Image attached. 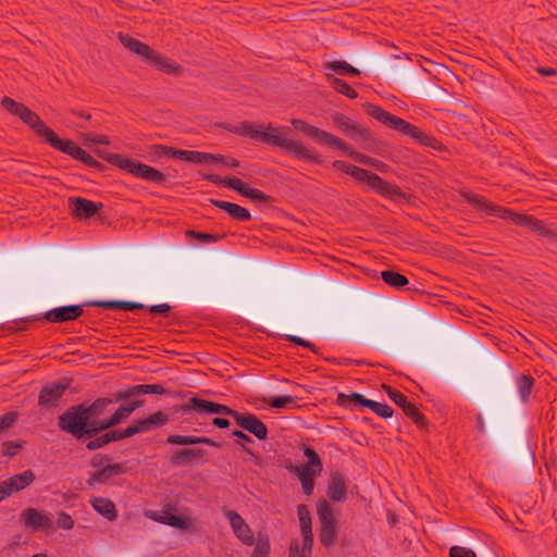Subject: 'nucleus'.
Returning <instances> with one entry per match:
<instances>
[{"label":"nucleus","mask_w":557,"mask_h":557,"mask_svg":"<svg viewBox=\"0 0 557 557\" xmlns=\"http://www.w3.org/2000/svg\"><path fill=\"white\" fill-rule=\"evenodd\" d=\"M146 394L164 395L168 391L161 384L133 385L116 392L113 397H100L89 405L78 404L69 407L58 417V426L75 440L84 442L109 430L108 413L114 403Z\"/></svg>","instance_id":"f257e3e1"},{"label":"nucleus","mask_w":557,"mask_h":557,"mask_svg":"<svg viewBox=\"0 0 557 557\" xmlns=\"http://www.w3.org/2000/svg\"><path fill=\"white\" fill-rule=\"evenodd\" d=\"M252 139L284 149L297 160L322 163V157L313 149L288 137L283 127L269 123L267 126L253 125Z\"/></svg>","instance_id":"f03ea898"},{"label":"nucleus","mask_w":557,"mask_h":557,"mask_svg":"<svg viewBox=\"0 0 557 557\" xmlns=\"http://www.w3.org/2000/svg\"><path fill=\"white\" fill-rule=\"evenodd\" d=\"M363 109L368 115L375 119L385 126L395 129L403 135L409 136L424 146H429L434 149L441 148L440 141L434 137L423 133L419 127L410 124L409 122L391 114L383 108L373 103H366Z\"/></svg>","instance_id":"7ed1b4c3"},{"label":"nucleus","mask_w":557,"mask_h":557,"mask_svg":"<svg viewBox=\"0 0 557 557\" xmlns=\"http://www.w3.org/2000/svg\"><path fill=\"white\" fill-rule=\"evenodd\" d=\"M317 512L320 522L319 540L322 546L329 548L337 540V522L333 508L325 499H321L317 504Z\"/></svg>","instance_id":"20e7f679"},{"label":"nucleus","mask_w":557,"mask_h":557,"mask_svg":"<svg viewBox=\"0 0 557 557\" xmlns=\"http://www.w3.org/2000/svg\"><path fill=\"white\" fill-rule=\"evenodd\" d=\"M336 404L343 408L354 410L358 407H367L371 409L379 417L384 419L391 418L394 413V409L387 404L377 403L366 398L363 395L352 392L349 395L338 394Z\"/></svg>","instance_id":"39448f33"},{"label":"nucleus","mask_w":557,"mask_h":557,"mask_svg":"<svg viewBox=\"0 0 557 557\" xmlns=\"http://www.w3.org/2000/svg\"><path fill=\"white\" fill-rule=\"evenodd\" d=\"M331 120L336 128L344 133L347 137L354 140H361L362 148L369 149V141H372L371 132L368 127H362L350 117L341 112H333Z\"/></svg>","instance_id":"423d86ee"},{"label":"nucleus","mask_w":557,"mask_h":557,"mask_svg":"<svg viewBox=\"0 0 557 557\" xmlns=\"http://www.w3.org/2000/svg\"><path fill=\"white\" fill-rule=\"evenodd\" d=\"M178 411L183 414L190 411H195L197 413L223 414L231 417L234 420L238 413L237 410H234L226 405L213 403L198 397H191L186 404H183L180 407Z\"/></svg>","instance_id":"0eeeda50"},{"label":"nucleus","mask_w":557,"mask_h":557,"mask_svg":"<svg viewBox=\"0 0 557 557\" xmlns=\"http://www.w3.org/2000/svg\"><path fill=\"white\" fill-rule=\"evenodd\" d=\"M292 124L295 129L300 131L307 137L314 140L319 145L329 146V147L344 146V140L341 139L339 137H337L326 131L320 129L313 125H310L309 123H307L304 120L294 119L292 121Z\"/></svg>","instance_id":"6e6552de"},{"label":"nucleus","mask_w":557,"mask_h":557,"mask_svg":"<svg viewBox=\"0 0 557 557\" xmlns=\"http://www.w3.org/2000/svg\"><path fill=\"white\" fill-rule=\"evenodd\" d=\"M177 508L173 504H166L160 510H147L145 516L156 522L186 530L189 528V520L186 517L177 516Z\"/></svg>","instance_id":"1a4fd4ad"},{"label":"nucleus","mask_w":557,"mask_h":557,"mask_svg":"<svg viewBox=\"0 0 557 557\" xmlns=\"http://www.w3.org/2000/svg\"><path fill=\"white\" fill-rule=\"evenodd\" d=\"M386 393L388 397L403 409L404 413L410 418L419 428L426 425L425 416L418 409L414 404L408 400L404 393L391 386L386 388Z\"/></svg>","instance_id":"9d476101"},{"label":"nucleus","mask_w":557,"mask_h":557,"mask_svg":"<svg viewBox=\"0 0 557 557\" xmlns=\"http://www.w3.org/2000/svg\"><path fill=\"white\" fill-rule=\"evenodd\" d=\"M461 195L474 209L483 211L491 216H498L503 220H507L510 209L500 207L487 200L485 197L471 191H463Z\"/></svg>","instance_id":"9b49d317"},{"label":"nucleus","mask_w":557,"mask_h":557,"mask_svg":"<svg viewBox=\"0 0 557 557\" xmlns=\"http://www.w3.org/2000/svg\"><path fill=\"white\" fill-rule=\"evenodd\" d=\"M123 170L138 178L156 183L158 185H163L166 182V177L161 171L135 159L128 158L127 164H125Z\"/></svg>","instance_id":"f8f14e48"},{"label":"nucleus","mask_w":557,"mask_h":557,"mask_svg":"<svg viewBox=\"0 0 557 557\" xmlns=\"http://www.w3.org/2000/svg\"><path fill=\"white\" fill-rule=\"evenodd\" d=\"M127 472V467L123 462L108 463L101 469L89 472L86 484L88 488H96L100 484L109 483L113 476L122 475Z\"/></svg>","instance_id":"ddd939ff"},{"label":"nucleus","mask_w":557,"mask_h":557,"mask_svg":"<svg viewBox=\"0 0 557 557\" xmlns=\"http://www.w3.org/2000/svg\"><path fill=\"white\" fill-rule=\"evenodd\" d=\"M36 480V474L32 469H27L21 473L14 474L0 482V492L4 498L13 493L21 492L28 487Z\"/></svg>","instance_id":"4468645a"},{"label":"nucleus","mask_w":557,"mask_h":557,"mask_svg":"<svg viewBox=\"0 0 557 557\" xmlns=\"http://www.w3.org/2000/svg\"><path fill=\"white\" fill-rule=\"evenodd\" d=\"M234 422L237 426L252 434L259 441H264L268 438V426L253 413L238 411Z\"/></svg>","instance_id":"2eb2a0df"},{"label":"nucleus","mask_w":557,"mask_h":557,"mask_svg":"<svg viewBox=\"0 0 557 557\" xmlns=\"http://www.w3.org/2000/svg\"><path fill=\"white\" fill-rule=\"evenodd\" d=\"M507 220L513 224L531 230L540 236L553 238L556 234L546 227L543 221L533 215L521 214L510 210Z\"/></svg>","instance_id":"dca6fc26"},{"label":"nucleus","mask_w":557,"mask_h":557,"mask_svg":"<svg viewBox=\"0 0 557 557\" xmlns=\"http://www.w3.org/2000/svg\"><path fill=\"white\" fill-rule=\"evenodd\" d=\"M21 523L32 531L50 530L53 527V521L49 515L40 512L36 508H25L20 515Z\"/></svg>","instance_id":"f3484780"},{"label":"nucleus","mask_w":557,"mask_h":557,"mask_svg":"<svg viewBox=\"0 0 557 557\" xmlns=\"http://www.w3.org/2000/svg\"><path fill=\"white\" fill-rule=\"evenodd\" d=\"M169 422V414L163 411H157L153 414L135 420L128 425L129 435L134 436L139 433H146L159 429Z\"/></svg>","instance_id":"a211bd4d"},{"label":"nucleus","mask_w":557,"mask_h":557,"mask_svg":"<svg viewBox=\"0 0 557 557\" xmlns=\"http://www.w3.org/2000/svg\"><path fill=\"white\" fill-rule=\"evenodd\" d=\"M66 389L67 385L62 383H50L42 386L38 397V406L45 409L58 407Z\"/></svg>","instance_id":"6ab92c4d"},{"label":"nucleus","mask_w":557,"mask_h":557,"mask_svg":"<svg viewBox=\"0 0 557 557\" xmlns=\"http://www.w3.org/2000/svg\"><path fill=\"white\" fill-rule=\"evenodd\" d=\"M225 516L228 519L232 530L236 537L243 544L251 546L255 542L253 533L250 527L243 519V517L234 510H227L225 512Z\"/></svg>","instance_id":"aec40b11"},{"label":"nucleus","mask_w":557,"mask_h":557,"mask_svg":"<svg viewBox=\"0 0 557 557\" xmlns=\"http://www.w3.org/2000/svg\"><path fill=\"white\" fill-rule=\"evenodd\" d=\"M69 202L72 215L78 220L90 219L103 207L101 202H94L81 197L70 198Z\"/></svg>","instance_id":"412c9836"},{"label":"nucleus","mask_w":557,"mask_h":557,"mask_svg":"<svg viewBox=\"0 0 557 557\" xmlns=\"http://www.w3.org/2000/svg\"><path fill=\"white\" fill-rule=\"evenodd\" d=\"M84 313L83 307L79 305H69L62 306L58 308H53L47 311L44 314V319H46L50 323H62L74 321L78 319Z\"/></svg>","instance_id":"4be33fe9"},{"label":"nucleus","mask_w":557,"mask_h":557,"mask_svg":"<svg viewBox=\"0 0 557 557\" xmlns=\"http://www.w3.org/2000/svg\"><path fill=\"white\" fill-rule=\"evenodd\" d=\"M370 188L389 200L396 202L406 200V195L398 185L384 181L377 174L372 177V185Z\"/></svg>","instance_id":"5701e85b"},{"label":"nucleus","mask_w":557,"mask_h":557,"mask_svg":"<svg viewBox=\"0 0 557 557\" xmlns=\"http://www.w3.org/2000/svg\"><path fill=\"white\" fill-rule=\"evenodd\" d=\"M332 165L335 170L348 174L357 182L367 183L369 187L372 185V177L376 176L375 173H372L357 165L348 164L342 160H335Z\"/></svg>","instance_id":"b1692460"},{"label":"nucleus","mask_w":557,"mask_h":557,"mask_svg":"<svg viewBox=\"0 0 557 557\" xmlns=\"http://www.w3.org/2000/svg\"><path fill=\"white\" fill-rule=\"evenodd\" d=\"M146 63L169 75H177L182 72L180 64L153 49Z\"/></svg>","instance_id":"393cba45"},{"label":"nucleus","mask_w":557,"mask_h":557,"mask_svg":"<svg viewBox=\"0 0 557 557\" xmlns=\"http://www.w3.org/2000/svg\"><path fill=\"white\" fill-rule=\"evenodd\" d=\"M347 486L342 473L333 472L327 484V497L334 503H343L346 499Z\"/></svg>","instance_id":"a878e982"},{"label":"nucleus","mask_w":557,"mask_h":557,"mask_svg":"<svg viewBox=\"0 0 557 557\" xmlns=\"http://www.w3.org/2000/svg\"><path fill=\"white\" fill-rule=\"evenodd\" d=\"M210 201L214 207L225 211L233 220L237 222H248L251 220L250 212L239 205L216 199H211Z\"/></svg>","instance_id":"bb28decb"},{"label":"nucleus","mask_w":557,"mask_h":557,"mask_svg":"<svg viewBox=\"0 0 557 557\" xmlns=\"http://www.w3.org/2000/svg\"><path fill=\"white\" fill-rule=\"evenodd\" d=\"M44 140L55 150L64 152L74 159H76V151H81L82 149L71 139L59 138L52 129L50 131V133H48L47 137Z\"/></svg>","instance_id":"cd10ccee"},{"label":"nucleus","mask_w":557,"mask_h":557,"mask_svg":"<svg viewBox=\"0 0 557 557\" xmlns=\"http://www.w3.org/2000/svg\"><path fill=\"white\" fill-rule=\"evenodd\" d=\"M119 38H120V41L122 42V45L126 49H128L133 53L139 55L144 62L147 61L148 57L152 52V48L150 46H148L145 42L139 41L138 39H136L129 35L120 33Z\"/></svg>","instance_id":"c85d7f7f"},{"label":"nucleus","mask_w":557,"mask_h":557,"mask_svg":"<svg viewBox=\"0 0 557 557\" xmlns=\"http://www.w3.org/2000/svg\"><path fill=\"white\" fill-rule=\"evenodd\" d=\"M166 443L172 445H195V444H206L208 446L221 448L222 444L219 442H215L212 438L209 437H200V436H194V435H178V434H171L166 437Z\"/></svg>","instance_id":"c756f323"},{"label":"nucleus","mask_w":557,"mask_h":557,"mask_svg":"<svg viewBox=\"0 0 557 557\" xmlns=\"http://www.w3.org/2000/svg\"><path fill=\"white\" fill-rule=\"evenodd\" d=\"M91 507L103 518L114 521L117 518L115 504L106 497H94L90 499Z\"/></svg>","instance_id":"7c9ffc66"},{"label":"nucleus","mask_w":557,"mask_h":557,"mask_svg":"<svg viewBox=\"0 0 557 557\" xmlns=\"http://www.w3.org/2000/svg\"><path fill=\"white\" fill-rule=\"evenodd\" d=\"M206 451L201 448H185L175 451L171 457L173 466H182L196 459H203Z\"/></svg>","instance_id":"2f4dec72"},{"label":"nucleus","mask_w":557,"mask_h":557,"mask_svg":"<svg viewBox=\"0 0 557 557\" xmlns=\"http://www.w3.org/2000/svg\"><path fill=\"white\" fill-rule=\"evenodd\" d=\"M334 148L342 150L347 156L352 158L356 162L362 163L364 165L373 166L376 170L381 171V166L383 165V163L380 160L354 150L345 141H344V146H334Z\"/></svg>","instance_id":"473e14b6"},{"label":"nucleus","mask_w":557,"mask_h":557,"mask_svg":"<svg viewBox=\"0 0 557 557\" xmlns=\"http://www.w3.org/2000/svg\"><path fill=\"white\" fill-rule=\"evenodd\" d=\"M1 106L11 114L18 116L22 121L32 112V110L25 104L16 102L14 99L7 96L2 98Z\"/></svg>","instance_id":"72a5a7b5"},{"label":"nucleus","mask_w":557,"mask_h":557,"mask_svg":"<svg viewBox=\"0 0 557 557\" xmlns=\"http://www.w3.org/2000/svg\"><path fill=\"white\" fill-rule=\"evenodd\" d=\"M326 81L338 94L346 96L349 99H356L358 97L357 91L344 79L335 77L332 74L325 75Z\"/></svg>","instance_id":"f704fd0d"},{"label":"nucleus","mask_w":557,"mask_h":557,"mask_svg":"<svg viewBox=\"0 0 557 557\" xmlns=\"http://www.w3.org/2000/svg\"><path fill=\"white\" fill-rule=\"evenodd\" d=\"M516 385L520 399L523 404L528 403L534 386V379L531 375L519 374L516 379Z\"/></svg>","instance_id":"c9c22d12"},{"label":"nucleus","mask_w":557,"mask_h":557,"mask_svg":"<svg viewBox=\"0 0 557 557\" xmlns=\"http://www.w3.org/2000/svg\"><path fill=\"white\" fill-rule=\"evenodd\" d=\"M323 67L325 70H330L338 75L348 74L351 76H359L360 71L346 61L335 60V61H329L323 64Z\"/></svg>","instance_id":"e433bc0d"},{"label":"nucleus","mask_w":557,"mask_h":557,"mask_svg":"<svg viewBox=\"0 0 557 557\" xmlns=\"http://www.w3.org/2000/svg\"><path fill=\"white\" fill-rule=\"evenodd\" d=\"M23 122L28 125L39 137L45 139L50 133L51 128H49L44 121L40 119V116L32 111L29 115L23 120Z\"/></svg>","instance_id":"4c0bfd02"},{"label":"nucleus","mask_w":557,"mask_h":557,"mask_svg":"<svg viewBox=\"0 0 557 557\" xmlns=\"http://www.w3.org/2000/svg\"><path fill=\"white\" fill-rule=\"evenodd\" d=\"M381 278L389 286L395 288H401L409 284V280L395 271L386 270L381 272Z\"/></svg>","instance_id":"58836bf2"},{"label":"nucleus","mask_w":557,"mask_h":557,"mask_svg":"<svg viewBox=\"0 0 557 557\" xmlns=\"http://www.w3.org/2000/svg\"><path fill=\"white\" fill-rule=\"evenodd\" d=\"M158 157H168L176 160H184L186 158L187 150L176 149L163 145H154L152 147Z\"/></svg>","instance_id":"ea45409f"},{"label":"nucleus","mask_w":557,"mask_h":557,"mask_svg":"<svg viewBox=\"0 0 557 557\" xmlns=\"http://www.w3.org/2000/svg\"><path fill=\"white\" fill-rule=\"evenodd\" d=\"M96 153L102 158L103 160L108 161L112 165L117 166L119 169L123 170L125 164H127V157H124L119 153H111L104 149H96Z\"/></svg>","instance_id":"a19ab883"},{"label":"nucleus","mask_w":557,"mask_h":557,"mask_svg":"<svg viewBox=\"0 0 557 557\" xmlns=\"http://www.w3.org/2000/svg\"><path fill=\"white\" fill-rule=\"evenodd\" d=\"M301 450L307 458V462L305 463L306 466L314 468L318 471L323 470L322 460L319 454L311 446L302 445Z\"/></svg>","instance_id":"79ce46f5"},{"label":"nucleus","mask_w":557,"mask_h":557,"mask_svg":"<svg viewBox=\"0 0 557 557\" xmlns=\"http://www.w3.org/2000/svg\"><path fill=\"white\" fill-rule=\"evenodd\" d=\"M231 435L234 436L236 440H235V445L240 447L246 454L250 455V456H255V453L247 446V444H250V443H253V440L247 435L244 430H233L231 432Z\"/></svg>","instance_id":"37998d69"},{"label":"nucleus","mask_w":557,"mask_h":557,"mask_svg":"<svg viewBox=\"0 0 557 557\" xmlns=\"http://www.w3.org/2000/svg\"><path fill=\"white\" fill-rule=\"evenodd\" d=\"M289 471L297 475L299 481L301 480H312L317 475H320L322 471H318L314 468H310L309 466L301 465V466H292L289 468Z\"/></svg>","instance_id":"c03bdc74"},{"label":"nucleus","mask_w":557,"mask_h":557,"mask_svg":"<svg viewBox=\"0 0 557 557\" xmlns=\"http://www.w3.org/2000/svg\"><path fill=\"white\" fill-rule=\"evenodd\" d=\"M270 554V541L268 535L258 534L256 547L250 557H269Z\"/></svg>","instance_id":"a18cd8bd"},{"label":"nucleus","mask_w":557,"mask_h":557,"mask_svg":"<svg viewBox=\"0 0 557 557\" xmlns=\"http://www.w3.org/2000/svg\"><path fill=\"white\" fill-rule=\"evenodd\" d=\"M211 159H213L212 153L197 150H187L185 161L194 164H205L211 162Z\"/></svg>","instance_id":"49530a36"},{"label":"nucleus","mask_w":557,"mask_h":557,"mask_svg":"<svg viewBox=\"0 0 557 557\" xmlns=\"http://www.w3.org/2000/svg\"><path fill=\"white\" fill-rule=\"evenodd\" d=\"M131 416L127 407L123 404L111 414L108 416V424L109 429L120 424L122 421L127 419Z\"/></svg>","instance_id":"de8ad7c7"},{"label":"nucleus","mask_w":557,"mask_h":557,"mask_svg":"<svg viewBox=\"0 0 557 557\" xmlns=\"http://www.w3.org/2000/svg\"><path fill=\"white\" fill-rule=\"evenodd\" d=\"M87 440H88V442L86 443V449L89 451L97 450V449L102 448V447L107 446L108 444H110L106 432H101V433L95 435L94 437L87 438Z\"/></svg>","instance_id":"09e8293b"},{"label":"nucleus","mask_w":557,"mask_h":557,"mask_svg":"<svg viewBox=\"0 0 557 557\" xmlns=\"http://www.w3.org/2000/svg\"><path fill=\"white\" fill-rule=\"evenodd\" d=\"M224 128L236 135L249 137L252 139L253 124L249 122H243L239 125H227Z\"/></svg>","instance_id":"8fccbe9b"},{"label":"nucleus","mask_w":557,"mask_h":557,"mask_svg":"<svg viewBox=\"0 0 557 557\" xmlns=\"http://www.w3.org/2000/svg\"><path fill=\"white\" fill-rule=\"evenodd\" d=\"M76 160L83 162L84 164L95 168L98 170H102L104 166L99 161H97L92 156H90L86 150L83 148L81 151H76Z\"/></svg>","instance_id":"3c124183"},{"label":"nucleus","mask_w":557,"mask_h":557,"mask_svg":"<svg viewBox=\"0 0 557 557\" xmlns=\"http://www.w3.org/2000/svg\"><path fill=\"white\" fill-rule=\"evenodd\" d=\"M108 435L109 442H117L131 437L128 426L125 429H109L104 431Z\"/></svg>","instance_id":"603ef678"},{"label":"nucleus","mask_w":557,"mask_h":557,"mask_svg":"<svg viewBox=\"0 0 557 557\" xmlns=\"http://www.w3.org/2000/svg\"><path fill=\"white\" fill-rule=\"evenodd\" d=\"M18 413L16 411H9L0 417V433L13 426L17 421Z\"/></svg>","instance_id":"864d4df0"},{"label":"nucleus","mask_w":557,"mask_h":557,"mask_svg":"<svg viewBox=\"0 0 557 557\" xmlns=\"http://www.w3.org/2000/svg\"><path fill=\"white\" fill-rule=\"evenodd\" d=\"M57 525L63 530H72L74 528V520L67 512L60 511L58 512Z\"/></svg>","instance_id":"5fc2aeb1"},{"label":"nucleus","mask_w":557,"mask_h":557,"mask_svg":"<svg viewBox=\"0 0 557 557\" xmlns=\"http://www.w3.org/2000/svg\"><path fill=\"white\" fill-rule=\"evenodd\" d=\"M293 396H274L267 400V404L272 408H284L288 404L294 403Z\"/></svg>","instance_id":"6e6d98bb"},{"label":"nucleus","mask_w":557,"mask_h":557,"mask_svg":"<svg viewBox=\"0 0 557 557\" xmlns=\"http://www.w3.org/2000/svg\"><path fill=\"white\" fill-rule=\"evenodd\" d=\"M88 306L99 307L103 309H120L122 300H95L87 304Z\"/></svg>","instance_id":"4d7b16f0"},{"label":"nucleus","mask_w":557,"mask_h":557,"mask_svg":"<svg viewBox=\"0 0 557 557\" xmlns=\"http://www.w3.org/2000/svg\"><path fill=\"white\" fill-rule=\"evenodd\" d=\"M449 557H476V555L470 548L462 546H453L449 549Z\"/></svg>","instance_id":"13d9d810"},{"label":"nucleus","mask_w":557,"mask_h":557,"mask_svg":"<svg viewBox=\"0 0 557 557\" xmlns=\"http://www.w3.org/2000/svg\"><path fill=\"white\" fill-rule=\"evenodd\" d=\"M110 461H111V457L109 455L96 454L90 459V466L92 468L101 469L103 466L110 463Z\"/></svg>","instance_id":"bf43d9fd"},{"label":"nucleus","mask_w":557,"mask_h":557,"mask_svg":"<svg viewBox=\"0 0 557 557\" xmlns=\"http://www.w3.org/2000/svg\"><path fill=\"white\" fill-rule=\"evenodd\" d=\"M21 448V445L15 442H4L2 444V453L4 456L13 457L18 453V449Z\"/></svg>","instance_id":"052dcab7"},{"label":"nucleus","mask_w":557,"mask_h":557,"mask_svg":"<svg viewBox=\"0 0 557 557\" xmlns=\"http://www.w3.org/2000/svg\"><path fill=\"white\" fill-rule=\"evenodd\" d=\"M247 198L261 202H268L271 199V197L265 195L262 190L252 187L248 190Z\"/></svg>","instance_id":"680f3d73"},{"label":"nucleus","mask_w":557,"mask_h":557,"mask_svg":"<svg viewBox=\"0 0 557 557\" xmlns=\"http://www.w3.org/2000/svg\"><path fill=\"white\" fill-rule=\"evenodd\" d=\"M211 162L222 163L228 168H237L239 165L238 160L234 158H227L221 154H213V159H211Z\"/></svg>","instance_id":"e2e57ef3"},{"label":"nucleus","mask_w":557,"mask_h":557,"mask_svg":"<svg viewBox=\"0 0 557 557\" xmlns=\"http://www.w3.org/2000/svg\"><path fill=\"white\" fill-rule=\"evenodd\" d=\"M297 515H298L300 524L311 522L310 512L306 505H304V504L298 505Z\"/></svg>","instance_id":"0e129e2a"},{"label":"nucleus","mask_w":557,"mask_h":557,"mask_svg":"<svg viewBox=\"0 0 557 557\" xmlns=\"http://www.w3.org/2000/svg\"><path fill=\"white\" fill-rule=\"evenodd\" d=\"M140 396H136V397H132V398H126L125 400L129 399V401L127 403H124L123 405L125 407H127V410L129 411V413L132 414L136 409L140 408L141 406H144V399H140L139 398Z\"/></svg>","instance_id":"69168bd1"},{"label":"nucleus","mask_w":557,"mask_h":557,"mask_svg":"<svg viewBox=\"0 0 557 557\" xmlns=\"http://www.w3.org/2000/svg\"><path fill=\"white\" fill-rule=\"evenodd\" d=\"M189 235L199 239L200 242H203V243H212V242L216 240V235L209 234V233L190 231Z\"/></svg>","instance_id":"338daca9"},{"label":"nucleus","mask_w":557,"mask_h":557,"mask_svg":"<svg viewBox=\"0 0 557 557\" xmlns=\"http://www.w3.org/2000/svg\"><path fill=\"white\" fill-rule=\"evenodd\" d=\"M243 183L244 182L238 177H225V181H223V185L236 191L240 190V188L243 187Z\"/></svg>","instance_id":"774afa93"}]
</instances>
